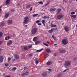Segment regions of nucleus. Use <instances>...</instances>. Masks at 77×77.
Returning a JSON list of instances; mask_svg holds the SVG:
<instances>
[{"mask_svg":"<svg viewBox=\"0 0 77 77\" xmlns=\"http://www.w3.org/2000/svg\"><path fill=\"white\" fill-rule=\"evenodd\" d=\"M42 49H40L39 50H37L36 51V52H40L41 51H42Z\"/></svg>","mask_w":77,"mask_h":77,"instance_id":"32","label":"nucleus"},{"mask_svg":"<svg viewBox=\"0 0 77 77\" xmlns=\"http://www.w3.org/2000/svg\"><path fill=\"white\" fill-rule=\"evenodd\" d=\"M65 31H66L67 32H68L69 30V29H68V27L66 26L65 27Z\"/></svg>","mask_w":77,"mask_h":77,"instance_id":"11","label":"nucleus"},{"mask_svg":"<svg viewBox=\"0 0 77 77\" xmlns=\"http://www.w3.org/2000/svg\"><path fill=\"white\" fill-rule=\"evenodd\" d=\"M46 51L48 53H49L51 51H50V50L49 49H47L46 50Z\"/></svg>","mask_w":77,"mask_h":77,"instance_id":"29","label":"nucleus"},{"mask_svg":"<svg viewBox=\"0 0 77 77\" xmlns=\"http://www.w3.org/2000/svg\"><path fill=\"white\" fill-rule=\"evenodd\" d=\"M38 3H39V4H41V5H42V4H43V2H42V1H40V2H38Z\"/></svg>","mask_w":77,"mask_h":77,"instance_id":"36","label":"nucleus"},{"mask_svg":"<svg viewBox=\"0 0 77 77\" xmlns=\"http://www.w3.org/2000/svg\"><path fill=\"white\" fill-rule=\"evenodd\" d=\"M37 15H38V14H34L32 15V17H36Z\"/></svg>","mask_w":77,"mask_h":77,"instance_id":"33","label":"nucleus"},{"mask_svg":"<svg viewBox=\"0 0 77 77\" xmlns=\"http://www.w3.org/2000/svg\"><path fill=\"white\" fill-rule=\"evenodd\" d=\"M15 59H14L12 60V62H14V61H15Z\"/></svg>","mask_w":77,"mask_h":77,"instance_id":"58","label":"nucleus"},{"mask_svg":"<svg viewBox=\"0 0 77 77\" xmlns=\"http://www.w3.org/2000/svg\"><path fill=\"white\" fill-rule=\"evenodd\" d=\"M11 58L10 57H8V61H9L11 60Z\"/></svg>","mask_w":77,"mask_h":77,"instance_id":"51","label":"nucleus"},{"mask_svg":"<svg viewBox=\"0 0 77 77\" xmlns=\"http://www.w3.org/2000/svg\"><path fill=\"white\" fill-rule=\"evenodd\" d=\"M24 50H28V48L27 47H24Z\"/></svg>","mask_w":77,"mask_h":77,"instance_id":"38","label":"nucleus"},{"mask_svg":"<svg viewBox=\"0 0 77 77\" xmlns=\"http://www.w3.org/2000/svg\"><path fill=\"white\" fill-rule=\"evenodd\" d=\"M2 43H3V42L1 41L0 42V45H1L2 44Z\"/></svg>","mask_w":77,"mask_h":77,"instance_id":"57","label":"nucleus"},{"mask_svg":"<svg viewBox=\"0 0 77 77\" xmlns=\"http://www.w3.org/2000/svg\"><path fill=\"white\" fill-rule=\"evenodd\" d=\"M32 54H29V57H31L32 56Z\"/></svg>","mask_w":77,"mask_h":77,"instance_id":"41","label":"nucleus"},{"mask_svg":"<svg viewBox=\"0 0 77 77\" xmlns=\"http://www.w3.org/2000/svg\"><path fill=\"white\" fill-rule=\"evenodd\" d=\"M32 45H29L28 46V47H29V48H32Z\"/></svg>","mask_w":77,"mask_h":77,"instance_id":"48","label":"nucleus"},{"mask_svg":"<svg viewBox=\"0 0 77 77\" xmlns=\"http://www.w3.org/2000/svg\"><path fill=\"white\" fill-rule=\"evenodd\" d=\"M40 42H41L40 41H37L35 42V45H37V44H39Z\"/></svg>","mask_w":77,"mask_h":77,"instance_id":"26","label":"nucleus"},{"mask_svg":"<svg viewBox=\"0 0 77 77\" xmlns=\"http://www.w3.org/2000/svg\"><path fill=\"white\" fill-rule=\"evenodd\" d=\"M1 50H3V49L2 48H0V51H1Z\"/></svg>","mask_w":77,"mask_h":77,"instance_id":"63","label":"nucleus"},{"mask_svg":"<svg viewBox=\"0 0 77 77\" xmlns=\"http://www.w3.org/2000/svg\"><path fill=\"white\" fill-rule=\"evenodd\" d=\"M14 11H15L14 9H12L11 10V12H14Z\"/></svg>","mask_w":77,"mask_h":77,"instance_id":"46","label":"nucleus"},{"mask_svg":"<svg viewBox=\"0 0 77 77\" xmlns=\"http://www.w3.org/2000/svg\"><path fill=\"white\" fill-rule=\"evenodd\" d=\"M29 20V17H25L24 18L23 23V24H26V23H27L28 22Z\"/></svg>","mask_w":77,"mask_h":77,"instance_id":"2","label":"nucleus"},{"mask_svg":"<svg viewBox=\"0 0 77 77\" xmlns=\"http://www.w3.org/2000/svg\"><path fill=\"white\" fill-rule=\"evenodd\" d=\"M42 24H43L44 26H45V21L44 20H42Z\"/></svg>","mask_w":77,"mask_h":77,"instance_id":"19","label":"nucleus"},{"mask_svg":"<svg viewBox=\"0 0 77 77\" xmlns=\"http://www.w3.org/2000/svg\"><path fill=\"white\" fill-rule=\"evenodd\" d=\"M14 57L16 59H19V57L18 55H17L16 54L14 55Z\"/></svg>","mask_w":77,"mask_h":77,"instance_id":"18","label":"nucleus"},{"mask_svg":"<svg viewBox=\"0 0 77 77\" xmlns=\"http://www.w3.org/2000/svg\"><path fill=\"white\" fill-rule=\"evenodd\" d=\"M12 69V70H13V71H15V70H16V69H17V67H13Z\"/></svg>","mask_w":77,"mask_h":77,"instance_id":"34","label":"nucleus"},{"mask_svg":"<svg viewBox=\"0 0 77 77\" xmlns=\"http://www.w3.org/2000/svg\"><path fill=\"white\" fill-rule=\"evenodd\" d=\"M9 14L7 13V14H5V18H8V17L9 16Z\"/></svg>","mask_w":77,"mask_h":77,"instance_id":"16","label":"nucleus"},{"mask_svg":"<svg viewBox=\"0 0 77 77\" xmlns=\"http://www.w3.org/2000/svg\"><path fill=\"white\" fill-rule=\"evenodd\" d=\"M30 11H32V7H31L30 9Z\"/></svg>","mask_w":77,"mask_h":77,"instance_id":"56","label":"nucleus"},{"mask_svg":"<svg viewBox=\"0 0 77 77\" xmlns=\"http://www.w3.org/2000/svg\"><path fill=\"white\" fill-rule=\"evenodd\" d=\"M24 74H25V75H29V72H26L24 73Z\"/></svg>","mask_w":77,"mask_h":77,"instance_id":"31","label":"nucleus"},{"mask_svg":"<svg viewBox=\"0 0 77 77\" xmlns=\"http://www.w3.org/2000/svg\"><path fill=\"white\" fill-rule=\"evenodd\" d=\"M49 3H48L47 4H46V5H49Z\"/></svg>","mask_w":77,"mask_h":77,"instance_id":"62","label":"nucleus"},{"mask_svg":"<svg viewBox=\"0 0 77 77\" xmlns=\"http://www.w3.org/2000/svg\"><path fill=\"white\" fill-rule=\"evenodd\" d=\"M38 38L37 37H34L33 38V41L34 42H35V41H36L38 40Z\"/></svg>","mask_w":77,"mask_h":77,"instance_id":"15","label":"nucleus"},{"mask_svg":"<svg viewBox=\"0 0 77 77\" xmlns=\"http://www.w3.org/2000/svg\"><path fill=\"white\" fill-rule=\"evenodd\" d=\"M44 45H45L46 46H47V47H48V44L46 43H43Z\"/></svg>","mask_w":77,"mask_h":77,"instance_id":"42","label":"nucleus"},{"mask_svg":"<svg viewBox=\"0 0 77 77\" xmlns=\"http://www.w3.org/2000/svg\"><path fill=\"white\" fill-rule=\"evenodd\" d=\"M27 67H24V70H25V69H27Z\"/></svg>","mask_w":77,"mask_h":77,"instance_id":"52","label":"nucleus"},{"mask_svg":"<svg viewBox=\"0 0 77 77\" xmlns=\"http://www.w3.org/2000/svg\"><path fill=\"white\" fill-rule=\"evenodd\" d=\"M3 56H1L0 57V62L2 63V62H3Z\"/></svg>","mask_w":77,"mask_h":77,"instance_id":"8","label":"nucleus"},{"mask_svg":"<svg viewBox=\"0 0 77 77\" xmlns=\"http://www.w3.org/2000/svg\"><path fill=\"white\" fill-rule=\"evenodd\" d=\"M61 9L58 8L57 9V14H59V12L61 11Z\"/></svg>","mask_w":77,"mask_h":77,"instance_id":"12","label":"nucleus"},{"mask_svg":"<svg viewBox=\"0 0 77 77\" xmlns=\"http://www.w3.org/2000/svg\"><path fill=\"white\" fill-rule=\"evenodd\" d=\"M63 17V15H59L57 16V18L58 19H60Z\"/></svg>","mask_w":77,"mask_h":77,"instance_id":"6","label":"nucleus"},{"mask_svg":"<svg viewBox=\"0 0 77 77\" xmlns=\"http://www.w3.org/2000/svg\"><path fill=\"white\" fill-rule=\"evenodd\" d=\"M47 44H50V42L48 41H47Z\"/></svg>","mask_w":77,"mask_h":77,"instance_id":"54","label":"nucleus"},{"mask_svg":"<svg viewBox=\"0 0 77 77\" xmlns=\"http://www.w3.org/2000/svg\"><path fill=\"white\" fill-rule=\"evenodd\" d=\"M31 5L30 4H28L26 5V8H29V7H30Z\"/></svg>","mask_w":77,"mask_h":77,"instance_id":"28","label":"nucleus"},{"mask_svg":"<svg viewBox=\"0 0 77 77\" xmlns=\"http://www.w3.org/2000/svg\"><path fill=\"white\" fill-rule=\"evenodd\" d=\"M13 36H14V37L15 36V34H13Z\"/></svg>","mask_w":77,"mask_h":77,"instance_id":"61","label":"nucleus"},{"mask_svg":"<svg viewBox=\"0 0 77 77\" xmlns=\"http://www.w3.org/2000/svg\"><path fill=\"white\" fill-rule=\"evenodd\" d=\"M54 56H57V53L54 54Z\"/></svg>","mask_w":77,"mask_h":77,"instance_id":"45","label":"nucleus"},{"mask_svg":"<svg viewBox=\"0 0 77 77\" xmlns=\"http://www.w3.org/2000/svg\"><path fill=\"white\" fill-rule=\"evenodd\" d=\"M59 50L61 53H65V52H66V50H61L60 49H59Z\"/></svg>","mask_w":77,"mask_h":77,"instance_id":"5","label":"nucleus"},{"mask_svg":"<svg viewBox=\"0 0 77 77\" xmlns=\"http://www.w3.org/2000/svg\"><path fill=\"white\" fill-rule=\"evenodd\" d=\"M48 54H46L45 55V58H47V57H48Z\"/></svg>","mask_w":77,"mask_h":77,"instance_id":"50","label":"nucleus"},{"mask_svg":"<svg viewBox=\"0 0 77 77\" xmlns=\"http://www.w3.org/2000/svg\"><path fill=\"white\" fill-rule=\"evenodd\" d=\"M39 22H40V21L39 20H37L36 21V23H39Z\"/></svg>","mask_w":77,"mask_h":77,"instance_id":"49","label":"nucleus"},{"mask_svg":"<svg viewBox=\"0 0 77 77\" xmlns=\"http://www.w3.org/2000/svg\"><path fill=\"white\" fill-rule=\"evenodd\" d=\"M37 31H38L37 29L35 28H34L31 31L32 34V35H35V34L37 32Z\"/></svg>","mask_w":77,"mask_h":77,"instance_id":"4","label":"nucleus"},{"mask_svg":"<svg viewBox=\"0 0 77 77\" xmlns=\"http://www.w3.org/2000/svg\"><path fill=\"white\" fill-rule=\"evenodd\" d=\"M5 66H9V64L7 63L5 64Z\"/></svg>","mask_w":77,"mask_h":77,"instance_id":"43","label":"nucleus"},{"mask_svg":"<svg viewBox=\"0 0 77 77\" xmlns=\"http://www.w3.org/2000/svg\"><path fill=\"white\" fill-rule=\"evenodd\" d=\"M8 44H9V45H11L12 44V41L11 40H9L8 41Z\"/></svg>","mask_w":77,"mask_h":77,"instance_id":"20","label":"nucleus"},{"mask_svg":"<svg viewBox=\"0 0 77 77\" xmlns=\"http://www.w3.org/2000/svg\"><path fill=\"white\" fill-rule=\"evenodd\" d=\"M48 71H49L50 72H51V69H48Z\"/></svg>","mask_w":77,"mask_h":77,"instance_id":"55","label":"nucleus"},{"mask_svg":"<svg viewBox=\"0 0 77 77\" xmlns=\"http://www.w3.org/2000/svg\"><path fill=\"white\" fill-rule=\"evenodd\" d=\"M5 24V23H2L0 25V27H3V26H4Z\"/></svg>","mask_w":77,"mask_h":77,"instance_id":"17","label":"nucleus"},{"mask_svg":"<svg viewBox=\"0 0 77 77\" xmlns=\"http://www.w3.org/2000/svg\"><path fill=\"white\" fill-rule=\"evenodd\" d=\"M53 32V29H51V30H49L48 31V32L49 33H52Z\"/></svg>","mask_w":77,"mask_h":77,"instance_id":"25","label":"nucleus"},{"mask_svg":"<svg viewBox=\"0 0 77 77\" xmlns=\"http://www.w3.org/2000/svg\"><path fill=\"white\" fill-rule=\"evenodd\" d=\"M76 15H72L71 16V17L72 18H76Z\"/></svg>","mask_w":77,"mask_h":77,"instance_id":"27","label":"nucleus"},{"mask_svg":"<svg viewBox=\"0 0 77 77\" xmlns=\"http://www.w3.org/2000/svg\"><path fill=\"white\" fill-rule=\"evenodd\" d=\"M10 2V0H6V5H8V4H9Z\"/></svg>","mask_w":77,"mask_h":77,"instance_id":"23","label":"nucleus"},{"mask_svg":"<svg viewBox=\"0 0 77 77\" xmlns=\"http://www.w3.org/2000/svg\"><path fill=\"white\" fill-rule=\"evenodd\" d=\"M52 38L54 39L55 41H57L56 38V37L54 36V35H52Z\"/></svg>","mask_w":77,"mask_h":77,"instance_id":"14","label":"nucleus"},{"mask_svg":"<svg viewBox=\"0 0 77 77\" xmlns=\"http://www.w3.org/2000/svg\"><path fill=\"white\" fill-rule=\"evenodd\" d=\"M62 75V73H59L57 76V77H60L61 75Z\"/></svg>","mask_w":77,"mask_h":77,"instance_id":"24","label":"nucleus"},{"mask_svg":"<svg viewBox=\"0 0 77 77\" xmlns=\"http://www.w3.org/2000/svg\"><path fill=\"white\" fill-rule=\"evenodd\" d=\"M5 77H10V76H7Z\"/></svg>","mask_w":77,"mask_h":77,"instance_id":"64","label":"nucleus"},{"mask_svg":"<svg viewBox=\"0 0 77 77\" xmlns=\"http://www.w3.org/2000/svg\"><path fill=\"white\" fill-rule=\"evenodd\" d=\"M25 75H26L24 73H23L21 74V76H22V77H25Z\"/></svg>","mask_w":77,"mask_h":77,"instance_id":"40","label":"nucleus"},{"mask_svg":"<svg viewBox=\"0 0 77 77\" xmlns=\"http://www.w3.org/2000/svg\"><path fill=\"white\" fill-rule=\"evenodd\" d=\"M52 29V30L53 31L54 30H57V29Z\"/></svg>","mask_w":77,"mask_h":77,"instance_id":"53","label":"nucleus"},{"mask_svg":"<svg viewBox=\"0 0 77 77\" xmlns=\"http://www.w3.org/2000/svg\"><path fill=\"white\" fill-rule=\"evenodd\" d=\"M67 70H68V69H66L64 71H63V72H66V71Z\"/></svg>","mask_w":77,"mask_h":77,"instance_id":"47","label":"nucleus"},{"mask_svg":"<svg viewBox=\"0 0 77 77\" xmlns=\"http://www.w3.org/2000/svg\"><path fill=\"white\" fill-rule=\"evenodd\" d=\"M38 63H39V61H38V60L36 61H35L36 64H38Z\"/></svg>","mask_w":77,"mask_h":77,"instance_id":"44","label":"nucleus"},{"mask_svg":"<svg viewBox=\"0 0 77 77\" xmlns=\"http://www.w3.org/2000/svg\"><path fill=\"white\" fill-rule=\"evenodd\" d=\"M3 36V33L2 32H0V37H1Z\"/></svg>","mask_w":77,"mask_h":77,"instance_id":"35","label":"nucleus"},{"mask_svg":"<svg viewBox=\"0 0 77 77\" xmlns=\"http://www.w3.org/2000/svg\"><path fill=\"white\" fill-rule=\"evenodd\" d=\"M41 23H38V25H39V26H41Z\"/></svg>","mask_w":77,"mask_h":77,"instance_id":"60","label":"nucleus"},{"mask_svg":"<svg viewBox=\"0 0 77 77\" xmlns=\"http://www.w3.org/2000/svg\"><path fill=\"white\" fill-rule=\"evenodd\" d=\"M47 72H45L42 73V76H43V77H45L46 76H47Z\"/></svg>","mask_w":77,"mask_h":77,"instance_id":"9","label":"nucleus"},{"mask_svg":"<svg viewBox=\"0 0 77 77\" xmlns=\"http://www.w3.org/2000/svg\"><path fill=\"white\" fill-rule=\"evenodd\" d=\"M62 42L63 45H66L68 43V41L67 39H64L62 40Z\"/></svg>","mask_w":77,"mask_h":77,"instance_id":"1","label":"nucleus"},{"mask_svg":"<svg viewBox=\"0 0 77 77\" xmlns=\"http://www.w3.org/2000/svg\"><path fill=\"white\" fill-rule=\"evenodd\" d=\"M73 61H74V62H75V61H77V57H75L73 59Z\"/></svg>","mask_w":77,"mask_h":77,"instance_id":"30","label":"nucleus"},{"mask_svg":"<svg viewBox=\"0 0 77 77\" xmlns=\"http://www.w3.org/2000/svg\"><path fill=\"white\" fill-rule=\"evenodd\" d=\"M8 24H12V20H10L8 21Z\"/></svg>","mask_w":77,"mask_h":77,"instance_id":"21","label":"nucleus"},{"mask_svg":"<svg viewBox=\"0 0 77 77\" xmlns=\"http://www.w3.org/2000/svg\"><path fill=\"white\" fill-rule=\"evenodd\" d=\"M35 60L36 61H38V58H36L35 59Z\"/></svg>","mask_w":77,"mask_h":77,"instance_id":"59","label":"nucleus"},{"mask_svg":"<svg viewBox=\"0 0 77 77\" xmlns=\"http://www.w3.org/2000/svg\"><path fill=\"white\" fill-rule=\"evenodd\" d=\"M70 14H71V15H73L74 14H75V12L74 11H72L71 12Z\"/></svg>","mask_w":77,"mask_h":77,"instance_id":"39","label":"nucleus"},{"mask_svg":"<svg viewBox=\"0 0 77 77\" xmlns=\"http://www.w3.org/2000/svg\"><path fill=\"white\" fill-rule=\"evenodd\" d=\"M43 18L44 19H49V17L48 16H45L43 17Z\"/></svg>","mask_w":77,"mask_h":77,"instance_id":"22","label":"nucleus"},{"mask_svg":"<svg viewBox=\"0 0 77 77\" xmlns=\"http://www.w3.org/2000/svg\"><path fill=\"white\" fill-rule=\"evenodd\" d=\"M56 10V8H52L50 9V11L51 12H54V11H55Z\"/></svg>","mask_w":77,"mask_h":77,"instance_id":"7","label":"nucleus"},{"mask_svg":"<svg viewBox=\"0 0 77 77\" xmlns=\"http://www.w3.org/2000/svg\"><path fill=\"white\" fill-rule=\"evenodd\" d=\"M7 39H9V37L8 36L6 37L5 38V40H6Z\"/></svg>","mask_w":77,"mask_h":77,"instance_id":"37","label":"nucleus"},{"mask_svg":"<svg viewBox=\"0 0 77 77\" xmlns=\"http://www.w3.org/2000/svg\"><path fill=\"white\" fill-rule=\"evenodd\" d=\"M51 27H56V25H54L52 23H51Z\"/></svg>","mask_w":77,"mask_h":77,"instance_id":"10","label":"nucleus"},{"mask_svg":"<svg viewBox=\"0 0 77 77\" xmlns=\"http://www.w3.org/2000/svg\"><path fill=\"white\" fill-rule=\"evenodd\" d=\"M71 62L69 61H66L64 63V65L65 66H69V65H71Z\"/></svg>","mask_w":77,"mask_h":77,"instance_id":"3","label":"nucleus"},{"mask_svg":"<svg viewBox=\"0 0 77 77\" xmlns=\"http://www.w3.org/2000/svg\"><path fill=\"white\" fill-rule=\"evenodd\" d=\"M52 63V62L50 61H48L46 63L47 65H50Z\"/></svg>","mask_w":77,"mask_h":77,"instance_id":"13","label":"nucleus"}]
</instances>
